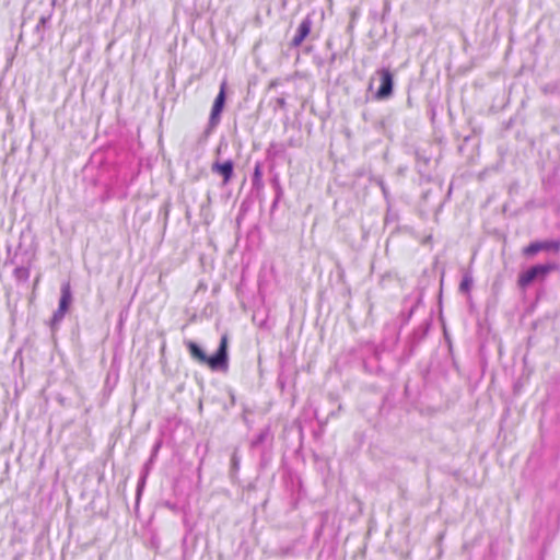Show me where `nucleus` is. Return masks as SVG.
Segmentation results:
<instances>
[{
  "instance_id": "f257e3e1",
  "label": "nucleus",
  "mask_w": 560,
  "mask_h": 560,
  "mask_svg": "<svg viewBox=\"0 0 560 560\" xmlns=\"http://www.w3.org/2000/svg\"><path fill=\"white\" fill-rule=\"evenodd\" d=\"M194 362L208 366L213 372H226L229 352H190Z\"/></svg>"
},
{
  "instance_id": "f03ea898",
  "label": "nucleus",
  "mask_w": 560,
  "mask_h": 560,
  "mask_svg": "<svg viewBox=\"0 0 560 560\" xmlns=\"http://www.w3.org/2000/svg\"><path fill=\"white\" fill-rule=\"evenodd\" d=\"M551 269V265L534 266L518 276V284L524 288L533 281L542 280Z\"/></svg>"
},
{
  "instance_id": "7ed1b4c3",
  "label": "nucleus",
  "mask_w": 560,
  "mask_h": 560,
  "mask_svg": "<svg viewBox=\"0 0 560 560\" xmlns=\"http://www.w3.org/2000/svg\"><path fill=\"white\" fill-rule=\"evenodd\" d=\"M559 244L552 241L535 242L523 249V254L527 257H533L542 250L558 252Z\"/></svg>"
},
{
  "instance_id": "20e7f679",
  "label": "nucleus",
  "mask_w": 560,
  "mask_h": 560,
  "mask_svg": "<svg viewBox=\"0 0 560 560\" xmlns=\"http://www.w3.org/2000/svg\"><path fill=\"white\" fill-rule=\"evenodd\" d=\"M381 75V88L377 92L378 98H386L392 94L393 89V77L388 70H382L380 72Z\"/></svg>"
},
{
  "instance_id": "39448f33",
  "label": "nucleus",
  "mask_w": 560,
  "mask_h": 560,
  "mask_svg": "<svg viewBox=\"0 0 560 560\" xmlns=\"http://www.w3.org/2000/svg\"><path fill=\"white\" fill-rule=\"evenodd\" d=\"M225 86H226V83L223 82L221 84L220 92L214 101L212 112H211V121H213V122L218 120V117L220 116V113L222 112L224 101H225Z\"/></svg>"
},
{
  "instance_id": "423d86ee",
  "label": "nucleus",
  "mask_w": 560,
  "mask_h": 560,
  "mask_svg": "<svg viewBox=\"0 0 560 560\" xmlns=\"http://www.w3.org/2000/svg\"><path fill=\"white\" fill-rule=\"evenodd\" d=\"M70 302H71V294H70L69 287L67 285V287L62 288V295L60 299L59 311L55 316L61 318L63 316V313L67 311Z\"/></svg>"
},
{
  "instance_id": "0eeeda50",
  "label": "nucleus",
  "mask_w": 560,
  "mask_h": 560,
  "mask_svg": "<svg viewBox=\"0 0 560 560\" xmlns=\"http://www.w3.org/2000/svg\"><path fill=\"white\" fill-rule=\"evenodd\" d=\"M311 31V21L308 19L304 20L299 28H298V35L293 39L294 45H300L303 39L308 35Z\"/></svg>"
},
{
  "instance_id": "6e6552de",
  "label": "nucleus",
  "mask_w": 560,
  "mask_h": 560,
  "mask_svg": "<svg viewBox=\"0 0 560 560\" xmlns=\"http://www.w3.org/2000/svg\"><path fill=\"white\" fill-rule=\"evenodd\" d=\"M213 171L219 173L220 175L223 176V179H224V183H226L231 175H232V172H233V164L232 162L228 161L223 164H214L213 165Z\"/></svg>"
},
{
  "instance_id": "1a4fd4ad",
  "label": "nucleus",
  "mask_w": 560,
  "mask_h": 560,
  "mask_svg": "<svg viewBox=\"0 0 560 560\" xmlns=\"http://www.w3.org/2000/svg\"><path fill=\"white\" fill-rule=\"evenodd\" d=\"M269 433V430L268 429H265L262 430L252 442V446L253 447H257L258 445H260L261 443H264V441L266 440L267 435Z\"/></svg>"
},
{
  "instance_id": "9d476101",
  "label": "nucleus",
  "mask_w": 560,
  "mask_h": 560,
  "mask_svg": "<svg viewBox=\"0 0 560 560\" xmlns=\"http://www.w3.org/2000/svg\"><path fill=\"white\" fill-rule=\"evenodd\" d=\"M240 457L236 452H234L231 456V471L236 472L240 468Z\"/></svg>"
},
{
  "instance_id": "9b49d317",
  "label": "nucleus",
  "mask_w": 560,
  "mask_h": 560,
  "mask_svg": "<svg viewBox=\"0 0 560 560\" xmlns=\"http://www.w3.org/2000/svg\"><path fill=\"white\" fill-rule=\"evenodd\" d=\"M145 478H147V474H143V476L140 478V480H139V482H138V487H137V500H139L140 495H141L142 489H143L144 483H145Z\"/></svg>"
},
{
  "instance_id": "f8f14e48",
  "label": "nucleus",
  "mask_w": 560,
  "mask_h": 560,
  "mask_svg": "<svg viewBox=\"0 0 560 560\" xmlns=\"http://www.w3.org/2000/svg\"><path fill=\"white\" fill-rule=\"evenodd\" d=\"M471 283H472L471 278H470V277H468V276H466V277L463 279L462 283H460V290H463V291H467V290L470 288Z\"/></svg>"
},
{
  "instance_id": "ddd939ff",
  "label": "nucleus",
  "mask_w": 560,
  "mask_h": 560,
  "mask_svg": "<svg viewBox=\"0 0 560 560\" xmlns=\"http://www.w3.org/2000/svg\"><path fill=\"white\" fill-rule=\"evenodd\" d=\"M226 346H228L226 345V338L223 337L222 340H221V345H220L218 350H220V351L226 350Z\"/></svg>"
},
{
  "instance_id": "4468645a",
  "label": "nucleus",
  "mask_w": 560,
  "mask_h": 560,
  "mask_svg": "<svg viewBox=\"0 0 560 560\" xmlns=\"http://www.w3.org/2000/svg\"><path fill=\"white\" fill-rule=\"evenodd\" d=\"M230 397H231L232 405H234L235 404V396H234V394L232 392H230Z\"/></svg>"
},
{
  "instance_id": "2eb2a0df",
  "label": "nucleus",
  "mask_w": 560,
  "mask_h": 560,
  "mask_svg": "<svg viewBox=\"0 0 560 560\" xmlns=\"http://www.w3.org/2000/svg\"><path fill=\"white\" fill-rule=\"evenodd\" d=\"M190 350L197 351L199 349L196 346H192Z\"/></svg>"
}]
</instances>
